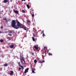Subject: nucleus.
Segmentation results:
<instances>
[{
    "label": "nucleus",
    "instance_id": "1",
    "mask_svg": "<svg viewBox=\"0 0 76 76\" xmlns=\"http://www.w3.org/2000/svg\"><path fill=\"white\" fill-rule=\"evenodd\" d=\"M12 20L11 22V25H12V27L14 28H15L16 29H19V26H21V23L18 21V20ZM17 22V25H16Z\"/></svg>",
    "mask_w": 76,
    "mask_h": 76
},
{
    "label": "nucleus",
    "instance_id": "2",
    "mask_svg": "<svg viewBox=\"0 0 76 76\" xmlns=\"http://www.w3.org/2000/svg\"><path fill=\"white\" fill-rule=\"evenodd\" d=\"M20 28H23V29H24V30H25V31H26V32H28V29L25 26L23 25H22V24L21 23V26H19Z\"/></svg>",
    "mask_w": 76,
    "mask_h": 76
},
{
    "label": "nucleus",
    "instance_id": "3",
    "mask_svg": "<svg viewBox=\"0 0 76 76\" xmlns=\"http://www.w3.org/2000/svg\"><path fill=\"white\" fill-rule=\"evenodd\" d=\"M27 22L26 23L28 25H29L31 24V21H30V20H27Z\"/></svg>",
    "mask_w": 76,
    "mask_h": 76
},
{
    "label": "nucleus",
    "instance_id": "4",
    "mask_svg": "<svg viewBox=\"0 0 76 76\" xmlns=\"http://www.w3.org/2000/svg\"><path fill=\"white\" fill-rule=\"evenodd\" d=\"M10 75L11 76H13V74H14V73L13 71H10Z\"/></svg>",
    "mask_w": 76,
    "mask_h": 76
},
{
    "label": "nucleus",
    "instance_id": "5",
    "mask_svg": "<svg viewBox=\"0 0 76 76\" xmlns=\"http://www.w3.org/2000/svg\"><path fill=\"white\" fill-rule=\"evenodd\" d=\"M34 48H35V49L36 50H38V47H37V46H34V48H33L34 51H35V50L34 49Z\"/></svg>",
    "mask_w": 76,
    "mask_h": 76
},
{
    "label": "nucleus",
    "instance_id": "6",
    "mask_svg": "<svg viewBox=\"0 0 76 76\" xmlns=\"http://www.w3.org/2000/svg\"><path fill=\"white\" fill-rule=\"evenodd\" d=\"M39 62L40 63H44L45 62V61H44V60L43 61L39 60Z\"/></svg>",
    "mask_w": 76,
    "mask_h": 76
},
{
    "label": "nucleus",
    "instance_id": "7",
    "mask_svg": "<svg viewBox=\"0 0 76 76\" xmlns=\"http://www.w3.org/2000/svg\"><path fill=\"white\" fill-rule=\"evenodd\" d=\"M28 70H29V68H27V69H26L24 71L25 73H26V72H27V71Z\"/></svg>",
    "mask_w": 76,
    "mask_h": 76
},
{
    "label": "nucleus",
    "instance_id": "8",
    "mask_svg": "<svg viewBox=\"0 0 76 76\" xmlns=\"http://www.w3.org/2000/svg\"><path fill=\"white\" fill-rule=\"evenodd\" d=\"M20 61L22 62V60H23V59L24 58L23 57H20Z\"/></svg>",
    "mask_w": 76,
    "mask_h": 76
},
{
    "label": "nucleus",
    "instance_id": "9",
    "mask_svg": "<svg viewBox=\"0 0 76 76\" xmlns=\"http://www.w3.org/2000/svg\"><path fill=\"white\" fill-rule=\"evenodd\" d=\"M14 12L15 13H17V14H18V13H19V12L16 10L14 11Z\"/></svg>",
    "mask_w": 76,
    "mask_h": 76
},
{
    "label": "nucleus",
    "instance_id": "10",
    "mask_svg": "<svg viewBox=\"0 0 76 76\" xmlns=\"http://www.w3.org/2000/svg\"><path fill=\"white\" fill-rule=\"evenodd\" d=\"M10 48H13V47H14V45H11L10 46Z\"/></svg>",
    "mask_w": 76,
    "mask_h": 76
},
{
    "label": "nucleus",
    "instance_id": "11",
    "mask_svg": "<svg viewBox=\"0 0 76 76\" xmlns=\"http://www.w3.org/2000/svg\"><path fill=\"white\" fill-rule=\"evenodd\" d=\"M4 66H5V67H6L7 66H8V64L5 63V64H4Z\"/></svg>",
    "mask_w": 76,
    "mask_h": 76
},
{
    "label": "nucleus",
    "instance_id": "12",
    "mask_svg": "<svg viewBox=\"0 0 76 76\" xmlns=\"http://www.w3.org/2000/svg\"><path fill=\"white\" fill-rule=\"evenodd\" d=\"M8 2V1L7 0H4V3H7Z\"/></svg>",
    "mask_w": 76,
    "mask_h": 76
},
{
    "label": "nucleus",
    "instance_id": "13",
    "mask_svg": "<svg viewBox=\"0 0 76 76\" xmlns=\"http://www.w3.org/2000/svg\"><path fill=\"white\" fill-rule=\"evenodd\" d=\"M26 6L27 7V8H28V9H29L30 8V7H29V6L28 4H27L26 5Z\"/></svg>",
    "mask_w": 76,
    "mask_h": 76
},
{
    "label": "nucleus",
    "instance_id": "14",
    "mask_svg": "<svg viewBox=\"0 0 76 76\" xmlns=\"http://www.w3.org/2000/svg\"><path fill=\"white\" fill-rule=\"evenodd\" d=\"M20 67H21L22 69L23 70V69H24V68L23 67V66L21 65V66H20Z\"/></svg>",
    "mask_w": 76,
    "mask_h": 76
},
{
    "label": "nucleus",
    "instance_id": "15",
    "mask_svg": "<svg viewBox=\"0 0 76 76\" xmlns=\"http://www.w3.org/2000/svg\"><path fill=\"white\" fill-rule=\"evenodd\" d=\"M4 20H6V22H7V19L6 18H4L3 19Z\"/></svg>",
    "mask_w": 76,
    "mask_h": 76
},
{
    "label": "nucleus",
    "instance_id": "16",
    "mask_svg": "<svg viewBox=\"0 0 76 76\" xmlns=\"http://www.w3.org/2000/svg\"><path fill=\"white\" fill-rule=\"evenodd\" d=\"M47 50V48L45 47L44 48V50Z\"/></svg>",
    "mask_w": 76,
    "mask_h": 76
},
{
    "label": "nucleus",
    "instance_id": "17",
    "mask_svg": "<svg viewBox=\"0 0 76 76\" xmlns=\"http://www.w3.org/2000/svg\"><path fill=\"white\" fill-rule=\"evenodd\" d=\"M8 33H10V34H12V31H8Z\"/></svg>",
    "mask_w": 76,
    "mask_h": 76
},
{
    "label": "nucleus",
    "instance_id": "18",
    "mask_svg": "<svg viewBox=\"0 0 76 76\" xmlns=\"http://www.w3.org/2000/svg\"><path fill=\"white\" fill-rule=\"evenodd\" d=\"M48 55H49V56H52L53 55V54L51 53H49Z\"/></svg>",
    "mask_w": 76,
    "mask_h": 76
},
{
    "label": "nucleus",
    "instance_id": "19",
    "mask_svg": "<svg viewBox=\"0 0 76 76\" xmlns=\"http://www.w3.org/2000/svg\"><path fill=\"white\" fill-rule=\"evenodd\" d=\"M34 61L35 63H37V61L36 60H34Z\"/></svg>",
    "mask_w": 76,
    "mask_h": 76
},
{
    "label": "nucleus",
    "instance_id": "20",
    "mask_svg": "<svg viewBox=\"0 0 76 76\" xmlns=\"http://www.w3.org/2000/svg\"><path fill=\"white\" fill-rule=\"evenodd\" d=\"M18 64L20 67L21 66L20 65V62H18Z\"/></svg>",
    "mask_w": 76,
    "mask_h": 76
},
{
    "label": "nucleus",
    "instance_id": "21",
    "mask_svg": "<svg viewBox=\"0 0 76 76\" xmlns=\"http://www.w3.org/2000/svg\"><path fill=\"white\" fill-rule=\"evenodd\" d=\"M32 38L33 41H35V38H34V37H32Z\"/></svg>",
    "mask_w": 76,
    "mask_h": 76
},
{
    "label": "nucleus",
    "instance_id": "22",
    "mask_svg": "<svg viewBox=\"0 0 76 76\" xmlns=\"http://www.w3.org/2000/svg\"><path fill=\"white\" fill-rule=\"evenodd\" d=\"M0 42H3V39H1L0 40Z\"/></svg>",
    "mask_w": 76,
    "mask_h": 76
},
{
    "label": "nucleus",
    "instance_id": "23",
    "mask_svg": "<svg viewBox=\"0 0 76 76\" xmlns=\"http://www.w3.org/2000/svg\"><path fill=\"white\" fill-rule=\"evenodd\" d=\"M8 35H9V36H10V37H11V36L12 35L11 34H9V33L8 34Z\"/></svg>",
    "mask_w": 76,
    "mask_h": 76
},
{
    "label": "nucleus",
    "instance_id": "24",
    "mask_svg": "<svg viewBox=\"0 0 76 76\" xmlns=\"http://www.w3.org/2000/svg\"><path fill=\"white\" fill-rule=\"evenodd\" d=\"M32 73H35V71L34 70H32Z\"/></svg>",
    "mask_w": 76,
    "mask_h": 76
},
{
    "label": "nucleus",
    "instance_id": "25",
    "mask_svg": "<svg viewBox=\"0 0 76 76\" xmlns=\"http://www.w3.org/2000/svg\"><path fill=\"white\" fill-rule=\"evenodd\" d=\"M45 54H47V50H45Z\"/></svg>",
    "mask_w": 76,
    "mask_h": 76
},
{
    "label": "nucleus",
    "instance_id": "26",
    "mask_svg": "<svg viewBox=\"0 0 76 76\" xmlns=\"http://www.w3.org/2000/svg\"><path fill=\"white\" fill-rule=\"evenodd\" d=\"M31 15H32V16L33 17H34V14H33L32 15V13H31Z\"/></svg>",
    "mask_w": 76,
    "mask_h": 76
},
{
    "label": "nucleus",
    "instance_id": "27",
    "mask_svg": "<svg viewBox=\"0 0 76 76\" xmlns=\"http://www.w3.org/2000/svg\"><path fill=\"white\" fill-rule=\"evenodd\" d=\"M22 12H23V13H25V10H22Z\"/></svg>",
    "mask_w": 76,
    "mask_h": 76
},
{
    "label": "nucleus",
    "instance_id": "28",
    "mask_svg": "<svg viewBox=\"0 0 76 76\" xmlns=\"http://www.w3.org/2000/svg\"><path fill=\"white\" fill-rule=\"evenodd\" d=\"M23 61H24V63H25V59L24 58L23 59Z\"/></svg>",
    "mask_w": 76,
    "mask_h": 76
},
{
    "label": "nucleus",
    "instance_id": "29",
    "mask_svg": "<svg viewBox=\"0 0 76 76\" xmlns=\"http://www.w3.org/2000/svg\"><path fill=\"white\" fill-rule=\"evenodd\" d=\"M32 70H35V69L34 68H33L32 69Z\"/></svg>",
    "mask_w": 76,
    "mask_h": 76
},
{
    "label": "nucleus",
    "instance_id": "30",
    "mask_svg": "<svg viewBox=\"0 0 76 76\" xmlns=\"http://www.w3.org/2000/svg\"><path fill=\"white\" fill-rule=\"evenodd\" d=\"M1 28L2 29L3 28V26H1Z\"/></svg>",
    "mask_w": 76,
    "mask_h": 76
},
{
    "label": "nucleus",
    "instance_id": "31",
    "mask_svg": "<svg viewBox=\"0 0 76 76\" xmlns=\"http://www.w3.org/2000/svg\"><path fill=\"white\" fill-rule=\"evenodd\" d=\"M44 36H45V35L44 34V33L43 34V37H44Z\"/></svg>",
    "mask_w": 76,
    "mask_h": 76
},
{
    "label": "nucleus",
    "instance_id": "32",
    "mask_svg": "<svg viewBox=\"0 0 76 76\" xmlns=\"http://www.w3.org/2000/svg\"><path fill=\"white\" fill-rule=\"evenodd\" d=\"M34 53H31V55H34Z\"/></svg>",
    "mask_w": 76,
    "mask_h": 76
},
{
    "label": "nucleus",
    "instance_id": "33",
    "mask_svg": "<svg viewBox=\"0 0 76 76\" xmlns=\"http://www.w3.org/2000/svg\"><path fill=\"white\" fill-rule=\"evenodd\" d=\"M33 37H35V34H33Z\"/></svg>",
    "mask_w": 76,
    "mask_h": 76
},
{
    "label": "nucleus",
    "instance_id": "34",
    "mask_svg": "<svg viewBox=\"0 0 76 76\" xmlns=\"http://www.w3.org/2000/svg\"><path fill=\"white\" fill-rule=\"evenodd\" d=\"M42 32L43 34H44V30H42Z\"/></svg>",
    "mask_w": 76,
    "mask_h": 76
},
{
    "label": "nucleus",
    "instance_id": "35",
    "mask_svg": "<svg viewBox=\"0 0 76 76\" xmlns=\"http://www.w3.org/2000/svg\"><path fill=\"white\" fill-rule=\"evenodd\" d=\"M21 69L20 67L19 68V70H21Z\"/></svg>",
    "mask_w": 76,
    "mask_h": 76
},
{
    "label": "nucleus",
    "instance_id": "36",
    "mask_svg": "<svg viewBox=\"0 0 76 76\" xmlns=\"http://www.w3.org/2000/svg\"><path fill=\"white\" fill-rule=\"evenodd\" d=\"M22 1H25V0H21Z\"/></svg>",
    "mask_w": 76,
    "mask_h": 76
},
{
    "label": "nucleus",
    "instance_id": "37",
    "mask_svg": "<svg viewBox=\"0 0 76 76\" xmlns=\"http://www.w3.org/2000/svg\"><path fill=\"white\" fill-rule=\"evenodd\" d=\"M1 31H0V34H1Z\"/></svg>",
    "mask_w": 76,
    "mask_h": 76
},
{
    "label": "nucleus",
    "instance_id": "38",
    "mask_svg": "<svg viewBox=\"0 0 76 76\" xmlns=\"http://www.w3.org/2000/svg\"><path fill=\"white\" fill-rule=\"evenodd\" d=\"M32 11H34V10H32Z\"/></svg>",
    "mask_w": 76,
    "mask_h": 76
},
{
    "label": "nucleus",
    "instance_id": "39",
    "mask_svg": "<svg viewBox=\"0 0 76 76\" xmlns=\"http://www.w3.org/2000/svg\"><path fill=\"white\" fill-rule=\"evenodd\" d=\"M28 1H29V0H28Z\"/></svg>",
    "mask_w": 76,
    "mask_h": 76
},
{
    "label": "nucleus",
    "instance_id": "40",
    "mask_svg": "<svg viewBox=\"0 0 76 76\" xmlns=\"http://www.w3.org/2000/svg\"><path fill=\"white\" fill-rule=\"evenodd\" d=\"M9 20H10V19H9Z\"/></svg>",
    "mask_w": 76,
    "mask_h": 76
},
{
    "label": "nucleus",
    "instance_id": "41",
    "mask_svg": "<svg viewBox=\"0 0 76 76\" xmlns=\"http://www.w3.org/2000/svg\"><path fill=\"white\" fill-rule=\"evenodd\" d=\"M34 29V28H33V29Z\"/></svg>",
    "mask_w": 76,
    "mask_h": 76
}]
</instances>
